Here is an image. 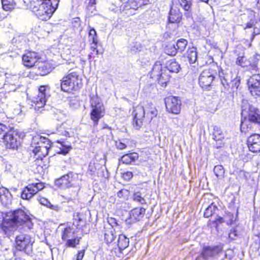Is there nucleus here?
<instances>
[{
  "label": "nucleus",
  "mask_w": 260,
  "mask_h": 260,
  "mask_svg": "<svg viewBox=\"0 0 260 260\" xmlns=\"http://www.w3.org/2000/svg\"><path fill=\"white\" fill-rule=\"evenodd\" d=\"M3 217L2 229L7 236L11 235L19 225L26 224L31 229L32 223L25 212H0Z\"/></svg>",
  "instance_id": "1"
},
{
  "label": "nucleus",
  "mask_w": 260,
  "mask_h": 260,
  "mask_svg": "<svg viewBox=\"0 0 260 260\" xmlns=\"http://www.w3.org/2000/svg\"><path fill=\"white\" fill-rule=\"evenodd\" d=\"M58 5V2L55 0L54 2L32 0L29 8L40 19L47 20L51 17Z\"/></svg>",
  "instance_id": "2"
},
{
  "label": "nucleus",
  "mask_w": 260,
  "mask_h": 260,
  "mask_svg": "<svg viewBox=\"0 0 260 260\" xmlns=\"http://www.w3.org/2000/svg\"><path fill=\"white\" fill-rule=\"evenodd\" d=\"M241 130L246 133L251 129L252 125L249 122L258 124L260 126V114L259 110L252 105H248L242 107L241 112Z\"/></svg>",
  "instance_id": "3"
},
{
  "label": "nucleus",
  "mask_w": 260,
  "mask_h": 260,
  "mask_svg": "<svg viewBox=\"0 0 260 260\" xmlns=\"http://www.w3.org/2000/svg\"><path fill=\"white\" fill-rule=\"evenodd\" d=\"M81 87V80L76 72H72L64 76L61 80L60 87L64 92H71Z\"/></svg>",
  "instance_id": "4"
},
{
  "label": "nucleus",
  "mask_w": 260,
  "mask_h": 260,
  "mask_svg": "<svg viewBox=\"0 0 260 260\" xmlns=\"http://www.w3.org/2000/svg\"><path fill=\"white\" fill-rule=\"evenodd\" d=\"M90 106L92 109L90 113V117L95 124H97L100 118L104 114L105 109L103 103L99 98L93 95L91 97Z\"/></svg>",
  "instance_id": "5"
},
{
  "label": "nucleus",
  "mask_w": 260,
  "mask_h": 260,
  "mask_svg": "<svg viewBox=\"0 0 260 260\" xmlns=\"http://www.w3.org/2000/svg\"><path fill=\"white\" fill-rule=\"evenodd\" d=\"M150 76L158 81V83L162 86H166L169 81L170 76L167 74L166 70H162V66L160 62L155 63L150 73Z\"/></svg>",
  "instance_id": "6"
},
{
  "label": "nucleus",
  "mask_w": 260,
  "mask_h": 260,
  "mask_svg": "<svg viewBox=\"0 0 260 260\" xmlns=\"http://www.w3.org/2000/svg\"><path fill=\"white\" fill-rule=\"evenodd\" d=\"M214 74L215 72L212 69H205L201 73L199 82L202 88L206 89L211 85L215 78Z\"/></svg>",
  "instance_id": "7"
},
{
  "label": "nucleus",
  "mask_w": 260,
  "mask_h": 260,
  "mask_svg": "<svg viewBox=\"0 0 260 260\" xmlns=\"http://www.w3.org/2000/svg\"><path fill=\"white\" fill-rule=\"evenodd\" d=\"M165 104L167 111L178 114L181 110V101L176 96H168L165 99Z\"/></svg>",
  "instance_id": "8"
},
{
  "label": "nucleus",
  "mask_w": 260,
  "mask_h": 260,
  "mask_svg": "<svg viewBox=\"0 0 260 260\" xmlns=\"http://www.w3.org/2000/svg\"><path fill=\"white\" fill-rule=\"evenodd\" d=\"M248 89L253 96H260V75L255 74L251 76L248 81Z\"/></svg>",
  "instance_id": "9"
},
{
  "label": "nucleus",
  "mask_w": 260,
  "mask_h": 260,
  "mask_svg": "<svg viewBox=\"0 0 260 260\" xmlns=\"http://www.w3.org/2000/svg\"><path fill=\"white\" fill-rule=\"evenodd\" d=\"M4 143L6 147L9 149H15L17 147L18 142L17 141V133L13 131H10L3 137Z\"/></svg>",
  "instance_id": "10"
},
{
  "label": "nucleus",
  "mask_w": 260,
  "mask_h": 260,
  "mask_svg": "<svg viewBox=\"0 0 260 260\" xmlns=\"http://www.w3.org/2000/svg\"><path fill=\"white\" fill-rule=\"evenodd\" d=\"M135 117L133 121L134 126L137 129H139L143 124V120L146 111L144 107L138 106L134 111Z\"/></svg>",
  "instance_id": "11"
},
{
  "label": "nucleus",
  "mask_w": 260,
  "mask_h": 260,
  "mask_svg": "<svg viewBox=\"0 0 260 260\" xmlns=\"http://www.w3.org/2000/svg\"><path fill=\"white\" fill-rule=\"evenodd\" d=\"M249 149L253 152L260 151V135L254 134L250 136L247 140Z\"/></svg>",
  "instance_id": "12"
},
{
  "label": "nucleus",
  "mask_w": 260,
  "mask_h": 260,
  "mask_svg": "<svg viewBox=\"0 0 260 260\" xmlns=\"http://www.w3.org/2000/svg\"><path fill=\"white\" fill-rule=\"evenodd\" d=\"M39 59V56L38 53L35 52H28L22 56V61L24 65L28 68L35 66Z\"/></svg>",
  "instance_id": "13"
},
{
  "label": "nucleus",
  "mask_w": 260,
  "mask_h": 260,
  "mask_svg": "<svg viewBox=\"0 0 260 260\" xmlns=\"http://www.w3.org/2000/svg\"><path fill=\"white\" fill-rule=\"evenodd\" d=\"M17 248L21 251L31 244L30 237L27 235H20L16 238Z\"/></svg>",
  "instance_id": "14"
},
{
  "label": "nucleus",
  "mask_w": 260,
  "mask_h": 260,
  "mask_svg": "<svg viewBox=\"0 0 260 260\" xmlns=\"http://www.w3.org/2000/svg\"><path fill=\"white\" fill-rule=\"evenodd\" d=\"M221 246H205L203 248L201 253V256L207 259L210 257L217 256L219 252L221 251Z\"/></svg>",
  "instance_id": "15"
},
{
  "label": "nucleus",
  "mask_w": 260,
  "mask_h": 260,
  "mask_svg": "<svg viewBox=\"0 0 260 260\" xmlns=\"http://www.w3.org/2000/svg\"><path fill=\"white\" fill-rule=\"evenodd\" d=\"M12 196L8 189L0 188V202L5 207H8L11 203Z\"/></svg>",
  "instance_id": "16"
},
{
  "label": "nucleus",
  "mask_w": 260,
  "mask_h": 260,
  "mask_svg": "<svg viewBox=\"0 0 260 260\" xmlns=\"http://www.w3.org/2000/svg\"><path fill=\"white\" fill-rule=\"evenodd\" d=\"M182 14L179 10L174 6L173 4V6L171 7L170 11V15L169 17V21L170 23H176L180 22L181 20Z\"/></svg>",
  "instance_id": "17"
},
{
  "label": "nucleus",
  "mask_w": 260,
  "mask_h": 260,
  "mask_svg": "<svg viewBox=\"0 0 260 260\" xmlns=\"http://www.w3.org/2000/svg\"><path fill=\"white\" fill-rule=\"evenodd\" d=\"M251 59L253 61L252 63H250V61H248L249 63L247 62L246 59L244 56H240L238 57L236 61V63L237 64L243 67L249 66L251 67L252 70H256L257 68V63L258 60L257 57L256 56H253V57Z\"/></svg>",
  "instance_id": "18"
},
{
  "label": "nucleus",
  "mask_w": 260,
  "mask_h": 260,
  "mask_svg": "<svg viewBox=\"0 0 260 260\" xmlns=\"http://www.w3.org/2000/svg\"><path fill=\"white\" fill-rule=\"evenodd\" d=\"M32 150L33 153L35 155H38V157H45L48 154L49 149L51 147V144L46 145V146H34Z\"/></svg>",
  "instance_id": "19"
},
{
  "label": "nucleus",
  "mask_w": 260,
  "mask_h": 260,
  "mask_svg": "<svg viewBox=\"0 0 260 260\" xmlns=\"http://www.w3.org/2000/svg\"><path fill=\"white\" fill-rule=\"evenodd\" d=\"M127 217L125 219V222L127 224H131L139 220L142 217V212H125Z\"/></svg>",
  "instance_id": "20"
},
{
  "label": "nucleus",
  "mask_w": 260,
  "mask_h": 260,
  "mask_svg": "<svg viewBox=\"0 0 260 260\" xmlns=\"http://www.w3.org/2000/svg\"><path fill=\"white\" fill-rule=\"evenodd\" d=\"M187 45V41L184 39H181L176 43V47L174 45L173 48L174 50L173 51H172L171 55H175L176 53V51L178 50V51L182 52H183L185 48L186 47V46Z\"/></svg>",
  "instance_id": "21"
},
{
  "label": "nucleus",
  "mask_w": 260,
  "mask_h": 260,
  "mask_svg": "<svg viewBox=\"0 0 260 260\" xmlns=\"http://www.w3.org/2000/svg\"><path fill=\"white\" fill-rule=\"evenodd\" d=\"M105 240L107 242V243H110L113 241V240L115 238V236L114 235V230L113 228L110 227H105Z\"/></svg>",
  "instance_id": "22"
},
{
  "label": "nucleus",
  "mask_w": 260,
  "mask_h": 260,
  "mask_svg": "<svg viewBox=\"0 0 260 260\" xmlns=\"http://www.w3.org/2000/svg\"><path fill=\"white\" fill-rule=\"evenodd\" d=\"M180 69V65L175 59L169 60L166 65V71L170 72L178 73Z\"/></svg>",
  "instance_id": "23"
},
{
  "label": "nucleus",
  "mask_w": 260,
  "mask_h": 260,
  "mask_svg": "<svg viewBox=\"0 0 260 260\" xmlns=\"http://www.w3.org/2000/svg\"><path fill=\"white\" fill-rule=\"evenodd\" d=\"M213 139L216 142H221L224 139V134L221 128L218 126H215L213 132Z\"/></svg>",
  "instance_id": "24"
},
{
  "label": "nucleus",
  "mask_w": 260,
  "mask_h": 260,
  "mask_svg": "<svg viewBox=\"0 0 260 260\" xmlns=\"http://www.w3.org/2000/svg\"><path fill=\"white\" fill-rule=\"evenodd\" d=\"M138 158L137 153L126 154L123 155L121 158V161L125 164H130Z\"/></svg>",
  "instance_id": "25"
},
{
  "label": "nucleus",
  "mask_w": 260,
  "mask_h": 260,
  "mask_svg": "<svg viewBox=\"0 0 260 260\" xmlns=\"http://www.w3.org/2000/svg\"><path fill=\"white\" fill-rule=\"evenodd\" d=\"M74 234L75 230L73 228L71 227L66 228L62 231L61 239L63 240L67 241L68 239L73 238L75 236Z\"/></svg>",
  "instance_id": "26"
},
{
  "label": "nucleus",
  "mask_w": 260,
  "mask_h": 260,
  "mask_svg": "<svg viewBox=\"0 0 260 260\" xmlns=\"http://www.w3.org/2000/svg\"><path fill=\"white\" fill-rule=\"evenodd\" d=\"M145 195L140 191L135 192L133 196V200L134 201L141 204H146V202L145 199Z\"/></svg>",
  "instance_id": "27"
},
{
  "label": "nucleus",
  "mask_w": 260,
  "mask_h": 260,
  "mask_svg": "<svg viewBox=\"0 0 260 260\" xmlns=\"http://www.w3.org/2000/svg\"><path fill=\"white\" fill-rule=\"evenodd\" d=\"M129 239L124 235H120L118 240V246L120 250H123L128 247Z\"/></svg>",
  "instance_id": "28"
},
{
  "label": "nucleus",
  "mask_w": 260,
  "mask_h": 260,
  "mask_svg": "<svg viewBox=\"0 0 260 260\" xmlns=\"http://www.w3.org/2000/svg\"><path fill=\"white\" fill-rule=\"evenodd\" d=\"M46 102L45 95L43 93H41L40 95H38V98L34 101V103L36 104L35 108L39 110L40 108L43 107Z\"/></svg>",
  "instance_id": "29"
},
{
  "label": "nucleus",
  "mask_w": 260,
  "mask_h": 260,
  "mask_svg": "<svg viewBox=\"0 0 260 260\" xmlns=\"http://www.w3.org/2000/svg\"><path fill=\"white\" fill-rule=\"evenodd\" d=\"M142 4H140L137 0H128L127 3L124 5V9L125 11L133 9L137 10L139 7L141 6Z\"/></svg>",
  "instance_id": "30"
},
{
  "label": "nucleus",
  "mask_w": 260,
  "mask_h": 260,
  "mask_svg": "<svg viewBox=\"0 0 260 260\" xmlns=\"http://www.w3.org/2000/svg\"><path fill=\"white\" fill-rule=\"evenodd\" d=\"M187 58L190 63H193L197 59V52L196 48H189L187 50Z\"/></svg>",
  "instance_id": "31"
},
{
  "label": "nucleus",
  "mask_w": 260,
  "mask_h": 260,
  "mask_svg": "<svg viewBox=\"0 0 260 260\" xmlns=\"http://www.w3.org/2000/svg\"><path fill=\"white\" fill-rule=\"evenodd\" d=\"M35 146H46V145H50V142L49 140L45 137H38L34 138Z\"/></svg>",
  "instance_id": "32"
},
{
  "label": "nucleus",
  "mask_w": 260,
  "mask_h": 260,
  "mask_svg": "<svg viewBox=\"0 0 260 260\" xmlns=\"http://www.w3.org/2000/svg\"><path fill=\"white\" fill-rule=\"evenodd\" d=\"M81 239V237L78 236H74L73 238H71L68 239L66 242V246L69 247H76V246L79 244V242Z\"/></svg>",
  "instance_id": "33"
},
{
  "label": "nucleus",
  "mask_w": 260,
  "mask_h": 260,
  "mask_svg": "<svg viewBox=\"0 0 260 260\" xmlns=\"http://www.w3.org/2000/svg\"><path fill=\"white\" fill-rule=\"evenodd\" d=\"M34 194H35V193L32 191V189L29 185L23 190L21 193V198L23 199L28 200L31 198Z\"/></svg>",
  "instance_id": "34"
},
{
  "label": "nucleus",
  "mask_w": 260,
  "mask_h": 260,
  "mask_svg": "<svg viewBox=\"0 0 260 260\" xmlns=\"http://www.w3.org/2000/svg\"><path fill=\"white\" fill-rule=\"evenodd\" d=\"M3 8L6 11H9L14 8L16 5L15 0H1Z\"/></svg>",
  "instance_id": "35"
},
{
  "label": "nucleus",
  "mask_w": 260,
  "mask_h": 260,
  "mask_svg": "<svg viewBox=\"0 0 260 260\" xmlns=\"http://www.w3.org/2000/svg\"><path fill=\"white\" fill-rule=\"evenodd\" d=\"M233 215H232L231 212L226 213V215L223 217H219L217 220L219 222H226L227 224H232V222L235 220L234 219Z\"/></svg>",
  "instance_id": "36"
},
{
  "label": "nucleus",
  "mask_w": 260,
  "mask_h": 260,
  "mask_svg": "<svg viewBox=\"0 0 260 260\" xmlns=\"http://www.w3.org/2000/svg\"><path fill=\"white\" fill-rule=\"evenodd\" d=\"M41 204L46 206L51 210L57 211L59 210V208L57 205H53L46 198H42L39 200Z\"/></svg>",
  "instance_id": "37"
},
{
  "label": "nucleus",
  "mask_w": 260,
  "mask_h": 260,
  "mask_svg": "<svg viewBox=\"0 0 260 260\" xmlns=\"http://www.w3.org/2000/svg\"><path fill=\"white\" fill-rule=\"evenodd\" d=\"M57 143L59 144V146H58L60 149V151L59 152V153L66 154L71 149V146L69 145H66L64 142L57 141Z\"/></svg>",
  "instance_id": "38"
},
{
  "label": "nucleus",
  "mask_w": 260,
  "mask_h": 260,
  "mask_svg": "<svg viewBox=\"0 0 260 260\" xmlns=\"http://www.w3.org/2000/svg\"><path fill=\"white\" fill-rule=\"evenodd\" d=\"M38 69L40 71V74L41 75H45L49 73L51 71V68L47 63L42 64L39 66Z\"/></svg>",
  "instance_id": "39"
},
{
  "label": "nucleus",
  "mask_w": 260,
  "mask_h": 260,
  "mask_svg": "<svg viewBox=\"0 0 260 260\" xmlns=\"http://www.w3.org/2000/svg\"><path fill=\"white\" fill-rule=\"evenodd\" d=\"M149 109H146L147 117L149 120H151L153 117H156L157 114V111L155 107L150 106Z\"/></svg>",
  "instance_id": "40"
},
{
  "label": "nucleus",
  "mask_w": 260,
  "mask_h": 260,
  "mask_svg": "<svg viewBox=\"0 0 260 260\" xmlns=\"http://www.w3.org/2000/svg\"><path fill=\"white\" fill-rule=\"evenodd\" d=\"M214 172L217 177L221 178L223 177L224 170L222 166H216L214 168Z\"/></svg>",
  "instance_id": "41"
},
{
  "label": "nucleus",
  "mask_w": 260,
  "mask_h": 260,
  "mask_svg": "<svg viewBox=\"0 0 260 260\" xmlns=\"http://www.w3.org/2000/svg\"><path fill=\"white\" fill-rule=\"evenodd\" d=\"M89 41L92 43H98L96 32L93 28H90L89 31Z\"/></svg>",
  "instance_id": "42"
},
{
  "label": "nucleus",
  "mask_w": 260,
  "mask_h": 260,
  "mask_svg": "<svg viewBox=\"0 0 260 260\" xmlns=\"http://www.w3.org/2000/svg\"><path fill=\"white\" fill-rule=\"evenodd\" d=\"M73 175L72 174H68L67 175L64 176L62 177L60 179V181L62 182V183L68 185L70 184L71 186H72L73 184L72 183V180H70L71 178H73Z\"/></svg>",
  "instance_id": "43"
},
{
  "label": "nucleus",
  "mask_w": 260,
  "mask_h": 260,
  "mask_svg": "<svg viewBox=\"0 0 260 260\" xmlns=\"http://www.w3.org/2000/svg\"><path fill=\"white\" fill-rule=\"evenodd\" d=\"M32 189V191L35 192V194L37 193L39 190L44 188V185L42 183H33L30 185Z\"/></svg>",
  "instance_id": "44"
},
{
  "label": "nucleus",
  "mask_w": 260,
  "mask_h": 260,
  "mask_svg": "<svg viewBox=\"0 0 260 260\" xmlns=\"http://www.w3.org/2000/svg\"><path fill=\"white\" fill-rule=\"evenodd\" d=\"M129 192L127 189H122L117 192V196L120 198L127 199L129 196Z\"/></svg>",
  "instance_id": "45"
},
{
  "label": "nucleus",
  "mask_w": 260,
  "mask_h": 260,
  "mask_svg": "<svg viewBox=\"0 0 260 260\" xmlns=\"http://www.w3.org/2000/svg\"><path fill=\"white\" fill-rule=\"evenodd\" d=\"M218 204L215 203H212L208 206H206L205 210L206 211H214L216 210H219L218 208Z\"/></svg>",
  "instance_id": "46"
},
{
  "label": "nucleus",
  "mask_w": 260,
  "mask_h": 260,
  "mask_svg": "<svg viewBox=\"0 0 260 260\" xmlns=\"http://www.w3.org/2000/svg\"><path fill=\"white\" fill-rule=\"evenodd\" d=\"M217 259V260H230V257L228 256L227 254L223 251V248L221 247V251L218 253Z\"/></svg>",
  "instance_id": "47"
},
{
  "label": "nucleus",
  "mask_w": 260,
  "mask_h": 260,
  "mask_svg": "<svg viewBox=\"0 0 260 260\" xmlns=\"http://www.w3.org/2000/svg\"><path fill=\"white\" fill-rule=\"evenodd\" d=\"M108 222L109 223L108 227L111 226L112 228H113V226L116 225L117 224L116 220L112 217L108 218Z\"/></svg>",
  "instance_id": "48"
},
{
  "label": "nucleus",
  "mask_w": 260,
  "mask_h": 260,
  "mask_svg": "<svg viewBox=\"0 0 260 260\" xmlns=\"http://www.w3.org/2000/svg\"><path fill=\"white\" fill-rule=\"evenodd\" d=\"M116 146L118 149L123 150L126 148V145L120 141H118L116 142Z\"/></svg>",
  "instance_id": "49"
},
{
  "label": "nucleus",
  "mask_w": 260,
  "mask_h": 260,
  "mask_svg": "<svg viewBox=\"0 0 260 260\" xmlns=\"http://www.w3.org/2000/svg\"><path fill=\"white\" fill-rule=\"evenodd\" d=\"M133 176V174L131 172H127L123 174V178L125 180H129Z\"/></svg>",
  "instance_id": "50"
},
{
  "label": "nucleus",
  "mask_w": 260,
  "mask_h": 260,
  "mask_svg": "<svg viewBox=\"0 0 260 260\" xmlns=\"http://www.w3.org/2000/svg\"><path fill=\"white\" fill-rule=\"evenodd\" d=\"M96 170V169L95 167L94 164L90 162L88 166V171H90L91 174H92L95 173Z\"/></svg>",
  "instance_id": "51"
},
{
  "label": "nucleus",
  "mask_w": 260,
  "mask_h": 260,
  "mask_svg": "<svg viewBox=\"0 0 260 260\" xmlns=\"http://www.w3.org/2000/svg\"><path fill=\"white\" fill-rule=\"evenodd\" d=\"M84 255V250L79 251L77 255L76 260H82Z\"/></svg>",
  "instance_id": "52"
},
{
  "label": "nucleus",
  "mask_w": 260,
  "mask_h": 260,
  "mask_svg": "<svg viewBox=\"0 0 260 260\" xmlns=\"http://www.w3.org/2000/svg\"><path fill=\"white\" fill-rule=\"evenodd\" d=\"M96 45H97V43H92L91 44V46L90 47V49L91 50L93 51V52H96V54H98L99 53V51L97 49V48H96Z\"/></svg>",
  "instance_id": "53"
},
{
  "label": "nucleus",
  "mask_w": 260,
  "mask_h": 260,
  "mask_svg": "<svg viewBox=\"0 0 260 260\" xmlns=\"http://www.w3.org/2000/svg\"><path fill=\"white\" fill-rule=\"evenodd\" d=\"M45 90H46L45 86H41L39 89V95H40L41 93H43L45 95V94L44 93V92L45 91Z\"/></svg>",
  "instance_id": "54"
},
{
  "label": "nucleus",
  "mask_w": 260,
  "mask_h": 260,
  "mask_svg": "<svg viewBox=\"0 0 260 260\" xmlns=\"http://www.w3.org/2000/svg\"><path fill=\"white\" fill-rule=\"evenodd\" d=\"M6 129V126L5 125L0 123V135L2 134Z\"/></svg>",
  "instance_id": "55"
},
{
  "label": "nucleus",
  "mask_w": 260,
  "mask_h": 260,
  "mask_svg": "<svg viewBox=\"0 0 260 260\" xmlns=\"http://www.w3.org/2000/svg\"><path fill=\"white\" fill-rule=\"evenodd\" d=\"M14 260H26L23 257L19 255H15Z\"/></svg>",
  "instance_id": "56"
},
{
  "label": "nucleus",
  "mask_w": 260,
  "mask_h": 260,
  "mask_svg": "<svg viewBox=\"0 0 260 260\" xmlns=\"http://www.w3.org/2000/svg\"><path fill=\"white\" fill-rule=\"evenodd\" d=\"M255 36V33L253 32V34H252V36L251 37V41L254 39Z\"/></svg>",
  "instance_id": "57"
},
{
  "label": "nucleus",
  "mask_w": 260,
  "mask_h": 260,
  "mask_svg": "<svg viewBox=\"0 0 260 260\" xmlns=\"http://www.w3.org/2000/svg\"><path fill=\"white\" fill-rule=\"evenodd\" d=\"M211 212H205L204 213V216H206V215L207 214V216H209V215L207 214L208 213H210ZM212 214H210V215H211Z\"/></svg>",
  "instance_id": "58"
},
{
  "label": "nucleus",
  "mask_w": 260,
  "mask_h": 260,
  "mask_svg": "<svg viewBox=\"0 0 260 260\" xmlns=\"http://www.w3.org/2000/svg\"><path fill=\"white\" fill-rule=\"evenodd\" d=\"M13 211H18V212H19V211H23V210H22V209H18V210H14Z\"/></svg>",
  "instance_id": "59"
},
{
  "label": "nucleus",
  "mask_w": 260,
  "mask_h": 260,
  "mask_svg": "<svg viewBox=\"0 0 260 260\" xmlns=\"http://www.w3.org/2000/svg\"><path fill=\"white\" fill-rule=\"evenodd\" d=\"M200 1L203 2L207 3L209 0H200Z\"/></svg>",
  "instance_id": "60"
},
{
  "label": "nucleus",
  "mask_w": 260,
  "mask_h": 260,
  "mask_svg": "<svg viewBox=\"0 0 260 260\" xmlns=\"http://www.w3.org/2000/svg\"><path fill=\"white\" fill-rule=\"evenodd\" d=\"M247 27H251V24H247Z\"/></svg>",
  "instance_id": "61"
},
{
  "label": "nucleus",
  "mask_w": 260,
  "mask_h": 260,
  "mask_svg": "<svg viewBox=\"0 0 260 260\" xmlns=\"http://www.w3.org/2000/svg\"><path fill=\"white\" fill-rule=\"evenodd\" d=\"M140 210L141 211H142V209H143L144 210H145V209L143 208H140Z\"/></svg>",
  "instance_id": "62"
},
{
  "label": "nucleus",
  "mask_w": 260,
  "mask_h": 260,
  "mask_svg": "<svg viewBox=\"0 0 260 260\" xmlns=\"http://www.w3.org/2000/svg\"><path fill=\"white\" fill-rule=\"evenodd\" d=\"M78 220H79V221H82V220L80 218V217H79Z\"/></svg>",
  "instance_id": "63"
},
{
  "label": "nucleus",
  "mask_w": 260,
  "mask_h": 260,
  "mask_svg": "<svg viewBox=\"0 0 260 260\" xmlns=\"http://www.w3.org/2000/svg\"><path fill=\"white\" fill-rule=\"evenodd\" d=\"M78 216H79V214L77 213V217H78Z\"/></svg>",
  "instance_id": "64"
}]
</instances>
